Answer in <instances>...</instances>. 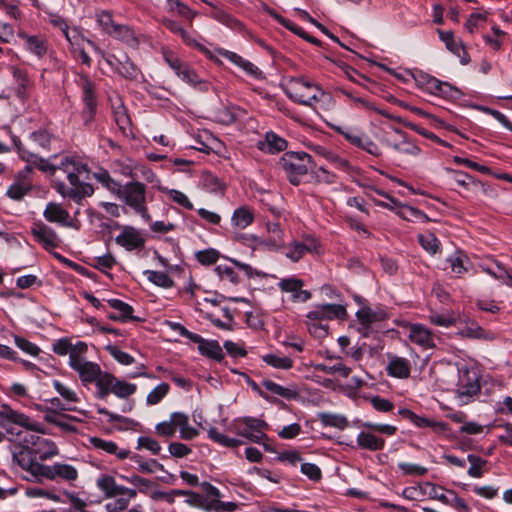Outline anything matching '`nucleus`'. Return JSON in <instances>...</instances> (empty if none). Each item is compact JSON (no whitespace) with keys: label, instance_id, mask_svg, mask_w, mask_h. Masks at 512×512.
<instances>
[{"label":"nucleus","instance_id":"1","mask_svg":"<svg viewBox=\"0 0 512 512\" xmlns=\"http://www.w3.org/2000/svg\"><path fill=\"white\" fill-rule=\"evenodd\" d=\"M0 417L14 426L3 424L7 434L15 440L17 445L12 453L13 461L23 470L32 476L45 478L51 481L63 480L73 482L78 478V470L66 463L56 462L53 465H45L41 461L48 460L59 454L56 444L47 438L38 434H44L43 424L35 421L8 405H2L0 408Z\"/></svg>","mask_w":512,"mask_h":512},{"label":"nucleus","instance_id":"2","mask_svg":"<svg viewBox=\"0 0 512 512\" xmlns=\"http://www.w3.org/2000/svg\"><path fill=\"white\" fill-rule=\"evenodd\" d=\"M57 169L62 171L67 179V182L56 181L54 184L56 191L62 197L80 204L83 199L93 195L94 188L88 182L91 172L84 160L75 156H66L61 159Z\"/></svg>","mask_w":512,"mask_h":512},{"label":"nucleus","instance_id":"3","mask_svg":"<svg viewBox=\"0 0 512 512\" xmlns=\"http://www.w3.org/2000/svg\"><path fill=\"white\" fill-rule=\"evenodd\" d=\"M284 91L294 102L309 107H313L325 96L320 86L301 77L290 78L285 84Z\"/></svg>","mask_w":512,"mask_h":512},{"label":"nucleus","instance_id":"4","mask_svg":"<svg viewBox=\"0 0 512 512\" xmlns=\"http://www.w3.org/2000/svg\"><path fill=\"white\" fill-rule=\"evenodd\" d=\"M311 164V156L305 152H287L279 161L280 167L293 185L300 184L302 178L311 168Z\"/></svg>","mask_w":512,"mask_h":512},{"label":"nucleus","instance_id":"5","mask_svg":"<svg viewBox=\"0 0 512 512\" xmlns=\"http://www.w3.org/2000/svg\"><path fill=\"white\" fill-rule=\"evenodd\" d=\"M362 426L367 429V432H360L357 436V444L369 451H378L382 450L385 447V440L382 437H378L375 435L376 432L392 436L396 433V426L390 424H381L375 423L371 421H366L362 423Z\"/></svg>","mask_w":512,"mask_h":512},{"label":"nucleus","instance_id":"6","mask_svg":"<svg viewBox=\"0 0 512 512\" xmlns=\"http://www.w3.org/2000/svg\"><path fill=\"white\" fill-rule=\"evenodd\" d=\"M267 428L268 424L265 421L253 417L237 418L229 426L230 431L258 444L267 439L264 432Z\"/></svg>","mask_w":512,"mask_h":512},{"label":"nucleus","instance_id":"7","mask_svg":"<svg viewBox=\"0 0 512 512\" xmlns=\"http://www.w3.org/2000/svg\"><path fill=\"white\" fill-rule=\"evenodd\" d=\"M118 197L144 219H150L146 207L145 184L137 181L126 183L121 187Z\"/></svg>","mask_w":512,"mask_h":512},{"label":"nucleus","instance_id":"8","mask_svg":"<svg viewBox=\"0 0 512 512\" xmlns=\"http://www.w3.org/2000/svg\"><path fill=\"white\" fill-rule=\"evenodd\" d=\"M480 390L476 371L469 369L466 365L458 368L457 398L462 404Z\"/></svg>","mask_w":512,"mask_h":512},{"label":"nucleus","instance_id":"9","mask_svg":"<svg viewBox=\"0 0 512 512\" xmlns=\"http://www.w3.org/2000/svg\"><path fill=\"white\" fill-rule=\"evenodd\" d=\"M96 486L106 498L118 496L136 497L137 495L135 489L117 484L116 479L109 474H101L96 480Z\"/></svg>","mask_w":512,"mask_h":512},{"label":"nucleus","instance_id":"10","mask_svg":"<svg viewBox=\"0 0 512 512\" xmlns=\"http://www.w3.org/2000/svg\"><path fill=\"white\" fill-rule=\"evenodd\" d=\"M107 64L122 77L133 80L139 74V69L126 54L108 55L105 57Z\"/></svg>","mask_w":512,"mask_h":512},{"label":"nucleus","instance_id":"11","mask_svg":"<svg viewBox=\"0 0 512 512\" xmlns=\"http://www.w3.org/2000/svg\"><path fill=\"white\" fill-rule=\"evenodd\" d=\"M277 285L282 292L292 294L293 302H306L311 298L309 291L302 290L304 281L295 276L282 278Z\"/></svg>","mask_w":512,"mask_h":512},{"label":"nucleus","instance_id":"12","mask_svg":"<svg viewBox=\"0 0 512 512\" xmlns=\"http://www.w3.org/2000/svg\"><path fill=\"white\" fill-rule=\"evenodd\" d=\"M115 242L127 251H132L143 248L145 239L138 229L132 226H125L122 228L121 233L116 236Z\"/></svg>","mask_w":512,"mask_h":512},{"label":"nucleus","instance_id":"13","mask_svg":"<svg viewBox=\"0 0 512 512\" xmlns=\"http://www.w3.org/2000/svg\"><path fill=\"white\" fill-rule=\"evenodd\" d=\"M318 242L313 238L306 236L303 241H293L286 246L285 256L292 262H298L306 253L316 252Z\"/></svg>","mask_w":512,"mask_h":512},{"label":"nucleus","instance_id":"14","mask_svg":"<svg viewBox=\"0 0 512 512\" xmlns=\"http://www.w3.org/2000/svg\"><path fill=\"white\" fill-rule=\"evenodd\" d=\"M35 240L43 245L46 250L53 249L59 245V237L56 232L43 223H35L31 229Z\"/></svg>","mask_w":512,"mask_h":512},{"label":"nucleus","instance_id":"15","mask_svg":"<svg viewBox=\"0 0 512 512\" xmlns=\"http://www.w3.org/2000/svg\"><path fill=\"white\" fill-rule=\"evenodd\" d=\"M165 60L178 77L189 85L195 86L200 83L198 75L187 64L183 63L174 55H166Z\"/></svg>","mask_w":512,"mask_h":512},{"label":"nucleus","instance_id":"16","mask_svg":"<svg viewBox=\"0 0 512 512\" xmlns=\"http://www.w3.org/2000/svg\"><path fill=\"white\" fill-rule=\"evenodd\" d=\"M346 316V309L340 304H324L318 305L314 310L308 313V318L311 320L322 319H343Z\"/></svg>","mask_w":512,"mask_h":512},{"label":"nucleus","instance_id":"17","mask_svg":"<svg viewBox=\"0 0 512 512\" xmlns=\"http://www.w3.org/2000/svg\"><path fill=\"white\" fill-rule=\"evenodd\" d=\"M422 79L427 90L432 94L448 99L456 98L459 95V90L447 82L440 81L429 75L422 76Z\"/></svg>","mask_w":512,"mask_h":512},{"label":"nucleus","instance_id":"18","mask_svg":"<svg viewBox=\"0 0 512 512\" xmlns=\"http://www.w3.org/2000/svg\"><path fill=\"white\" fill-rule=\"evenodd\" d=\"M394 133L399 135L401 139L397 141L392 139L390 135L386 134L385 138L383 139V142L386 143V145L392 147L394 150L402 154L416 156L420 153V148L415 143L410 141L406 137L405 133L399 129H395Z\"/></svg>","mask_w":512,"mask_h":512},{"label":"nucleus","instance_id":"19","mask_svg":"<svg viewBox=\"0 0 512 512\" xmlns=\"http://www.w3.org/2000/svg\"><path fill=\"white\" fill-rule=\"evenodd\" d=\"M82 89H83V103L84 108L82 111V117L85 124L90 123L95 114L96 110V98L94 94V86L92 82L84 78L82 82Z\"/></svg>","mask_w":512,"mask_h":512},{"label":"nucleus","instance_id":"20","mask_svg":"<svg viewBox=\"0 0 512 512\" xmlns=\"http://www.w3.org/2000/svg\"><path fill=\"white\" fill-rule=\"evenodd\" d=\"M407 330L411 342L425 349L434 347V339L428 328L421 324H410Z\"/></svg>","mask_w":512,"mask_h":512},{"label":"nucleus","instance_id":"21","mask_svg":"<svg viewBox=\"0 0 512 512\" xmlns=\"http://www.w3.org/2000/svg\"><path fill=\"white\" fill-rule=\"evenodd\" d=\"M14 144L16 145L18 152L23 160L29 163L31 166L36 167L40 171L54 173L57 167H54L50 164L46 159L38 157L36 154L26 150L21 146V142L19 139H13Z\"/></svg>","mask_w":512,"mask_h":512},{"label":"nucleus","instance_id":"22","mask_svg":"<svg viewBox=\"0 0 512 512\" xmlns=\"http://www.w3.org/2000/svg\"><path fill=\"white\" fill-rule=\"evenodd\" d=\"M43 215L48 222L57 223L65 227H71L70 215L60 204L50 202L47 204Z\"/></svg>","mask_w":512,"mask_h":512},{"label":"nucleus","instance_id":"23","mask_svg":"<svg viewBox=\"0 0 512 512\" xmlns=\"http://www.w3.org/2000/svg\"><path fill=\"white\" fill-rule=\"evenodd\" d=\"M194 343L198 344V351L201 355L221 362L224 358L222 347L216 340H206L199 335V341Z\"/></svg>","mask_w":512,"mask_h":512},{"label":"nucleus","instance_id":"24","mask_svg":"<svg viewBox=\"0 0 512 512\" xmlns=\"http://www.w3.org/2000/svg\"><path fill=\"white\" fill-rule=\"evenodd\" d=\"M107 303L116 311V313L107 315L109 319L120 322H126L128 320L135 319L132 315L133 308L129 304L119 299H109L107 300Z\"/></svg>","mask_w":512,"mask_h":512},{"label":"nucleus","instance_id":"25","mask_svg":"<svg viewBox=\"0 0 512 512\" xmlns=\"http://www.w3.org/2000/svg\"><path fill=\"white\" fill-rule=\"evenodd\" d=\"M90 443L96 449L105 451L108 454L115 455L118 459H126L130 455V451L127 449H119L117 444L113 441L104 440L98 437H92Z\"/></svg>","mask_w":512,"mask_h":512},{"label":"nucleus","instance_id":"26","mask_svg":"<svg viewBox=\"0 0 512 512\" xmlns=\"http://www.w3.org/2000/svg\"><path fill=\"white\" fill-rule=\"evenodd\" d=\"M462 336L472 339H483L486 341H493L496 339V334L492 331L485 330L475 322L467 323L460 331Z\"/></svg>","mask_w":512,"mask_h":512},{"label":"nucleus","instance_id":"27","mask_svg":"<svg viewBox=\"0 0 512 512\" xmlns=\"http://www.w3.org/2000/svg\"><path fill=\"white\" fill-rule=\"evenodd\" d=\"M75 371L78 372L81 382L86 385L94 383L101 372V368L97 363L85 360Z\"/></svg>","mask_w":512,"mask_h":512},{"label":"nucleus","instance_id":"28","mask_svg":"<svg viewBox=\"0 0 512 512\" xmlns=\"http://www.w3.org/2000/svg\"><path fill=\"white\" fill-rule=\"evenodd\" d=\"M387 369L391 376L397 378H407L410 375V363L402 357H390Z\"/></svg>","mask_w":512,"mask_h":512},{"label":"nucleus","instance_id":"29","mask_svg":"<svg viewBox=\"0 0 512 512\" xmlns=\"http://www.w3.org/2000/svg\"><path fill=\"white\" fill-rule=\"evenodd\" d=\"M453 172V180L456 184L459 186H462L466 188L467 190H471L473 192L476 191H483L486 192L485 185L481 182L476 180L471 175L462 172V171H452Z\"/></svg>","mask_w":512,"mask_h":512},{"label":"nucleus","instance_id":"30","mask_svg":"<svg viewBox=\"0 0 512 512\" xmlns=\"http://www.w3.org/2000/svg\"><path fill=\"white\" fill-rule=\"evenodd\" d=\"M19 37H21L25 41L26 49L36 55L37 57H43L47 52V43L46 41L38 36H30L25 33H19Z\"/></svg>","mask_w":512,"mask_h":512},{"label":"nucleus","instance_id":"31","mask_svg":"<svg viewBox=\"0 0 512 512\" xmlns=\"http://www.w3.org/2000/svg\"><path fill=\"white\" fill-rule=\"evenodd\" d=\"M203 189L214 194H223L225 183L210 172H203L200 179Z\"/></svg>","mask_w":512,"mask_h":512},{"label":"nucleus","instance_id":"32","mask_svg":"<svg viewBox=\"0 0 512 512\" xmlns=\"http://www.w3.org/2000/svg\"><path fill=\"white\" fill-rule=\"evenodd\" d=\"M267 231L269 232L270 237L264 242V244L269 249H279L284 247L283 231L281 230L279 223H267Z\"/></svg>","mask_w":512,"mask_h":512},{"label":"nucleus","instance_id":"33","mask_svg":"<svg viewBox=\"0 0 512 512\" xmlns=\"http://www.w3.org/2000/svg\"><path fill=\"white\" fill-rule=\"evenodd\" d=\"M318 419L323 426H330L340 430L348 426V420L342 414L322 412L318 414Z\"/></svg>","mask_w":512,"mask_h":512},{"label":"nucleus","instance_id":"34","mask_svg":"<svg viewBox=\"0 0 512 512\" xmlns=\"http://www.w3.org/2000/svg\"><path fill=\"white\" fill-rule=\"evenodd\" d=\"M93 177L108 191L118 196L122 185L115 181L106 170H100L92 174Z\"/></svg>","mask_w":512,"mask_h":512},{"label":"nucleus","instance_id":"35","mask_svg":"<svg viewBox=\"0 0 512 512\" xmlns=\"http://www.w3.org/2000/svg\"><path fill=\"white\" fill-rule=\"evenodd\" d=\"M262 360L277 369L288 370L293 366V360L291 358L276 353L266 354L262 357Z\"/></svg>","mask_w":512,"mask_h":512},{"label":"nucleus","instance_id":"36","mask_svg":"<svg viewBox=\"0 0 512 512\" xmlns=\"http://www.w3.org/2000/svg\"><path fill=\"white\" fill-rule=\"evenodd\" d=\"M112 37L125 42L126 44L135 47L138 44L137 37L134 31L125 25H118L112 30Z\"/></svg>","mask_w":512,"mask_h":512},{"label":"nucleus","instance_id":"37","mask_svg":"<svg viewBox=\"0 0 512 512\" xmlns=\"http://www.w3.org/2000/svg\"><path fill=\"white\" fill-rule=\"evenodd\" d=\"M128 458L135 462L143 473H154L156 470L164 471V466L155 459L144 461L139 454H130Z\"/></svg>","mask_w":512,"mask_h":512},{"label":"nucleus","instance_id":"38","mask_svg":"<svg viewBox=\"0 0 512 512\" xmlns=\"http://www.w3.org/2000/svg\"><path fill=\"white\" fill-rule=\"evenodd\" d=\"M262 386L265 387L269 392L281 396L285 399H294L297 397V392L295 389L281 386L272 380L262 381Z\"/></svg>","mask_w":512,"mask_h":512},{"label":"nucleus","instance_id":"39","mask_svg":"<svg viewBox=\"0 0 512 512\" xmlns=\"http://www.w3.org/2000/svg\"><path fill=\"white\" fill-rule=\"evenodd\" d=\"M208 437L213 440L214 442L227 447V448H235L241 445L243 442L236 438H230L221 432L218 431L217 428H210L208 430Z\"/></svg>","mask_w":512,"mask_h":512},{"label":"nucleus","instance_id":"40","mask_svg":"<svg viewBox=\"0 0 512 512\" xmlns=\"http://www.w3.org/2000/svg\"><path fill=\"white\" fill-rule=\"evenodd\" d=\"M447 262L450 264L452 272L459 277L467 271L466 263H468L469 260L462 252H456L447 259Z\"/></svg>","mask_w":512,"mask_h":512},{"label":"nucleus","instance_id":"41","mask_svg":"<svg viewBox=\"0 0 512 512\" xmlns=\"http://www.w3.org/2000/svg\"><path fill=\"white\" fill-rule=\"evenodd\" d=\"M265 144L270 153H278L287 148V141L272 131L266 133Z\"/></svg>","mask_w":512,"mask_h":512},{"label":"nucleus","instance_id":"42","mask_svg":"<svg viewBox=\"0 0 512 512\" xmlns=\"http://www.w3.org/2000/svg\"><path fill=\"white\" fill-rule=\"evenodd\" d=\"M144 275H146L148 280L156 286L167 289L174 285V281L164 272L145 270Z\"/></svg>","mask_w":512,"mask_h":512},{"label":"nucleus","instance_id":"43","mask_svg":"<svg viewBox=\"0 0 512 512\" xmlns=\"http://www.w3.org/2000/svg\"><path fill=\"white\" fill-rule=\"evenodd\" d=\"M253 218V213L250 209L247 207H240L234 211L232 222L240 228H246L252 223Z\"/></svg>","mask_w":512,"mask_h":512},{"label":"nucleus","instance_id":"44","mask_svg":"<svg viewBox=\"0 0 512 512\" xmlns=\"http://www.w3.org/2000/svg\"><path fill=\"white\" fill-rule=\"evenodd\" d=\"M467 460L470 463L468 475L473 478H481L483 476V467L487 461L474 454H469Z\"/></svg>","mask_w":512,"mask_h":512},{"label":"nucleus","instance_id":"45","mask_svg":"<svg viewBox=\"0 0 512 512\" xmlns=\"http://www.w3.org/2000/svg\"><path fill=\"white\" fill-rule=\"evenodd\" d=\"M136 385L116 379L111 393L119 398H127L136 392Z\"/></svg>","mask_w":512,"mask_h":512},{"label":"nucleus","instance_id":"46","mask_svg":"<svg viewBox=\"0 0 512 512\" xmlns=\"http://www.w3.org/2000/svg\"><path fill=\"white\" fill-rule=\"evenodd\" d=\"M359 322L371 325L374 322L381 321L385 318V314L383 312L373 311L371 308H362L356 314Z\"/></svg>","mask_w":512,"mask_h":512},{"label":"nucleus","instance_id":"47","mask_svg":"<svg viewBox=\"0 0 512 512\" xmlns=\"http://www.w3.org/2000/svg\"><path fill=\"white\" fill-rule=\"evenodd\" d=\"M440 39L445 43L446 48L454 54L460 55L464 51L460 42H458L451 31L438 30Z\"/></svg>","mask_w":512,"mask_h":512},{"label":"nucleus","instance_id":"48","mask_svg":"<svg viewBox=\"0 0 512 512\" xmlns=\"http://www.w3.org/2000/svg\"><path fill=\"white\" fill-rule=\"evenodd\" d=\"M316 370L330 375L339 374L342 377H348L351 372V369L341 362L334 365L318 364Z\"/></svg>","mask_w":512,"mask_h":512},{"label":"nucleus","instance_id":"49","mask_svg":"<svg viewBox=\"0 0 512 512\" xmlns=\"http://www.w3.org/2000/svg\"><path fill=\"white\" fill-rule=\"evenodd\" d=\"M419 243L430 254H435L439 250L440 242L432 233L420 234L418 236Z\"/></svg>","mask_w":512,"mask_h":512},{"label":"nucleus","instance_id":"50","mask_svg":"<svg viewBox=\"0 0 512 512\" xmlns=\"http://www.w3.org/2000/svg\"><path fill=\"white\" fill-rule=\"evenodd\" d=\"M170 386L167 383H161L156 386L146 398L148 405L158 404L169 392Z\"/></svg>","mask_w":512,"mask_h":512},{"label":"nucleus","instance_id":"51","mask_svg":"<svg viewBox=\"0 0 512 512\" xmlns=\"http://www.w3.org/2000/svg\"><path fill=\"white\" fill-rule=\"evenodd\" d=\"M163 192H165L171 200H173L175 203L182 206L183 208L188 210H192L194 208L192 202L183 192L167 188L163 189Z\"/></svg>","mask_w":512,"mask_h":512},{"label":"nucleus","instance_id":"52","mask_svg":"<svg viewBox=\"0 0 512 512\" xmlns=\"http://www.w3.org/2000/svg\"><path fill=\"white\" fill-rule=\"evenodd\" d=\"M424 486L429 488V491H426L425 494H428L431 499H436L445 505L450 503V498L444 493L445 489L443 487L437 486L431 482H426Z\"/></svg>","mask_w":512,"mask_h":512},{"label":"nucleus","instance_id":"53","mask_svg":"<svg viewBox=\"0 0 512 512\" xmlns=\"http://www.w3.org/2000/svg\"><path fill=\"white\" fill-rule=\"evenodd\" d=\"M53 387L60 394V396L67 402L75 403L79 401L77 393L70 387L61 383L60 381L54 380Z\"/></svg>","mask_w":512,"mask_h":512},{"label":"nucleus","instance_id":"54","mask_svg":"<svg viewBox=\"0 0 512 512\" xmlns=\"http://www.w3.org/2000/svg\"><path fill=\"white\" fill-rule=\"evenodd\" d=\"M106 350L117 362L122 365H131L135 361L133 356L120 350L117 346L108 345Z\"/></svg>","mask_w":512,"mask_h":512},{"label":"nucleus","instance_id":"55","mask_svg":"<svg viewBox=\"0 0 512 512\" xmlns=\"http://www.w3.org/2000/svg\"><path fill=\"white\" fill-rule=\"evenodd\" d=\"M430 322L441 327H450L455 324L456 318L453 314H440L433 312L429 316Z\"/></svg>","mask_w":512,"mask_h":512},{"label":"nucleus","instance_id":"56","mask_svg":"<svg viewBox=\"0 0 512 512\" xmlns=\"http://www.w3.org/2000/svg\"><path fill=\"white\" fill-rule=\"evenodd\" d=\"M14 342L19 349L31 356H37L40 352L38 346L18 335H14Z\"/></svg>","mask_w":512,"mask_h":512},{"label":"nucleus","instance_id":"57","mask_svg":"<svg viewBox=\"0 0 512 512\" xmlns=\"http://www.w3.org/2000/svg\"><path fill=\"white\" fill-rule=\"evenodd\" d=\"M53 24L60 29L70 44H73L79 38V33L76 30L70 31L68 25L62 18L54 19Z\"/></svg>","mask_w":512,"mask_h":512},{"label":"nucleus","instance_id":"58","mask_svg":"<svg viewBox=\"0 0 512 512\" xmlns=\"http://www.w3.org/2000/svg\"><path fill=\"white\" fill-rule=\"evenodd\" d=\"M399 469L406 475L422 476L427 473V468L414 463L401 462L398 464Z\"/></svg>","mask_w":512,"mask_h":512},{"label":"nucleus","instance_id":"59","mask_svg":"<svg viewBox=\"0 0 512 512\" xmlns=\"http://www.w3.org/2000/svg\"><path fill=\"white\" fill-rule=\"evenodd\" d=\"M138 449H147L149 450L153 455H158L161 451V446L158 443V441L150 438V437H139L138 438Z\"/></svg>","mask_w":512,"mask_h":512},{"label":"nucleus","instance_id":"60","mask_svg":"<svg viewBox=\"0 0 512 512\" xmlns=\"http://www.w3.org/2000/svg\"><path fill=\"white\" fill-rule=\"evenodd\" d=\"M215 272L221 279H226L231 283H238L239 278L234 269L228 265H218L215 268Z\"/></svg>","mask_w":512,"mask_h":512},{"label":"nucleus","instance_id":"61","mask_svg":"<svg viewBox=\"0 0 512 512\" xmlns=\"http://www.w3.org/2000/svg\"><path fill=\"white\" fill-rule=\"evenodd\" d=\"M196 258L201 264L212 265L217 262L219 258V252L214 249L199 251L196 254Z\"/></svg>","mask_w":512,"mask_h":512},{"label":"nucleus","instance_id":"62","mask_svg":"<svg viewBox=\"0 0 512 512\" xmlns=\"http://www.w3.org/2000/svg\"><path fill=\"white\" fill-rule=\"evenodd\" d=\"M118 497L119 498L116 499L115 501L106 504V509L108 512L124 511L125 509L128 508V506L130 504V500L134 498V497H129V496H118Z\"/></svg>","mask_w":512,"mask_h":512},{"label":"nucleus","instance_id":"63","mask_svg":"<svg viewBox=\"0 0 512 512\" xmlns=\"http://www.w3.org/2000/svg\"><path fill=\"white\" fill-rule=\"evenodd\" d=\"M168 9L172 12H177L178 15L186 18L191 19L194 14L191 11V9L185 5L184 3L180 2L179 0H173L168 4Z\"/></svg>","mask_w":512,"mask_h":512},{"label":"nucleus","instance_id":"64","mask_svg":"<svg viewBox=\"0 0 512 512\" xmlns=\"http://www.w3.org/2000/svg\"><path fill=\"white\" fill-rule=\"evenodd\" d=\"M30 140L41 148H48L51 138L48 132L39 130L31 133Z\"/></svg>","mask_w":512,"mask_h":512}]
</instances>
